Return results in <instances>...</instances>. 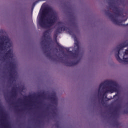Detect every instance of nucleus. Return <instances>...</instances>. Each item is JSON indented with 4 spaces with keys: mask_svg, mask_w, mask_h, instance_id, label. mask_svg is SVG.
<instances>
[{
    "mask_svg": "<svg viewBox=\"0 0 128 128\" xmlns=\"http://www.w3.org/2000/svg\"><path fill=\"white\" fill-rule=\"evenodd\" d=\"M14 62H10V72L9 76H10V78H12V80H13V78H14L12 73L14 72Z\"/></svg>",
    "mask_w": 128,
    "mask_h": 128,
    "instance_id": "9d476101",
    "label": "nucleus"
},
{
    "mask_svg": "<svg viewBox=\"0 0 128 128\" xmlns=\"http://www.w3.org/2000/svg\"><path fill=\"white\" fill-rule=\"evenodd\" d=\"M108 92H110V88H106L104 91L103 97H102V102H104V96L105 94H108Z\"/></svg>",
    "mask_w": 128,
    "mask_h": 128,
    "instance_id": "2eb2a0df",
    "label": "nucleus"
},
{
    "mask_svg": "<svg viewBox=\"0 0 128 128\" xmlns=\"http://www.w3.org/2000/svg\"><path fill=\"white\" fill-rule=\"evenodd\" d=\"M68 30V28L64 26L58 27L54 32V36L58 38V34H62V31L64 32V30Z\"/></svg>",
    "mask_w": 128,
    "mask_h": 128,
    "instance_id": "0eeeda50",
    "label": "nucleus"
},
{
    "mask_svg": "<svg viewBox=\"0 0 128 128\" xmlns=\"http://www.w3.org/2000/svg\"><path fill=\"white\" fill-rule=\"evenodd\" d=\"M127 19H126L125 20H124V22H126V20Z\"/></svg>",
    "mask_w": 128,
    "mask_h": 128,
    "instance_id": "bb28decb",
    "label": "nucleus"
},
{
    "mask_svg": "<svg viewBox=\"0 0 128 128\" xmlns=\"http://www.w3.org/2000/svg\"><path fill=\"white\" fill-rule=\"evenodd\" d=\"M63 24L64 23L62 22H58V26H62Z\"/></svg>",
    "mask_w": 128,
    "mask_h": 128,
    "instance_id": "412c9836",
    "label": "nucleus"
},
{
    "mask_svg": "<svg viewBox=\"0 0 128 128\" xmlns=\"http://www.w3.org/2000/svg\"><path fill=\"white\" fill-rule=\"evenodd\" d=\"M114 126H116V128H119V126H120V124L118 121H115L114 122Z\"/></svg>",
    "mask_w": 128,
    "mask_h": 128,
    "instance_id": "f3484780",
    "label": "nucleus"
},
{
    "mask_svg": "<svg viewBox=\"0 0 128 128\" xmlns=\"http://www.w3.org/2000/svg\"><path fill=\"white\" fill-rule=\"evenodd\" d=\"M68 33L70 34H71L72 36L74 34V32H72V30H69Z\"/></svg>",
    "mask_w": 128,
    "mask_h": 128,
    "instance_id": "aec40b11",
    "label": "nucleus"
},
{
    "mask_svg": "<svg viewBox=\"0 0 128 128\" xmlns=\"http://www.w3.org/2000/svg\"><path fill=\"white\" fill-rule=\"evenodd\" d=\"M126 46H128V43L126 44V42L120 44L116 46L118 53L115 54V56L119 62H125V64H128V48L127 50H126L123 56V60L120 57V52L121 50H122L124 48H126Z\"/></svg>",
    "mask_w": 128,
    "mask_h": 128,
    "instance_id": "7ed1b4c3",
    "label": "nucleus"
},
{
    "mask_svg": "<svg viewBox=\"0 0 128 128\" xmlns=\"http://www.w3.org/2000/svg\"><path fill=\"white\" fill-rule=\"evenodd\" d=\"M38 96H42V94H40Z\"/></svg>",
    "mask_w": 128,
    "mask_h": 128,
    "instance_id": "393cba45",
    "label": "nucleus"
},
{
    "mask_svg": "<svg viewBox=\"0 0 128 128\" xmlns=\"http://www.w3.org/2000/svg\"><path fill=\"white\" fill-rule=\"evenodd\" d=\"M25 98H28L26 96H24Z\"/></svg>",
    "mask_w": 128,
    "mask_h": 128,
    "instance_id": "a878e982",
    "label": "nucleus"
},
{
    "mask_svg": "<svg viewBox=\"0 0 128 128\" xmlns=\"http://www.w3.org/2000/svg\"><path fill=\"white\" fill-rule=\"evenodd\" d=\"M46 56L47 58H52V56L50 54V52H48L46 54Z\"/></svg>",
    "mask_w": 128,
    "mask_h": 128,
    "instance_id": "a211bd4d",
    "label": "nucleus"
},
{
    "mask_svg": "<svg viewBox=\"0 0 128 128\" xmlns=\"http://www.w3.org/2000/svg\"><path fill=\"white\" fill-rule=\"evenodd\" d=\"M1 120H2V119H1Z\"/></svg>",
    "mask_w": 128,
    "mask_h": 128,
    "instance_id": "c85d7f7f",
    "label": "nucleus"
},
{
    "mask_svg": "<svg viewBox=\"0 0 128 128\" xmlns=\"http://www.w3.org/2000/svg\"><path fill=\"white\" fill-rule=\"evenodd\" d=\"M75 54H76V56L78 58V54H80V44L78 42H75Z\"/></svg>",
    "mask_w": 128,
    "mask_h": 128,
    "instance_id": "9b49d317",
    "label": "nucleus"
},
{
    "mask_svg": "<svg viewBox=\"0 0 128 128\" xmlns=\"http://www.w3.org/2000/svg\"><path fill=\"white\" fill-rule=\"evenodd\" d=\"M60 46V52H64V50H66L67 51V52L68 54L67 56H71V58H78V56H76V52H72V51H70V48H64V47H62V46H60V45H58Z\"/></svg>",
    "mask_w": 128,
    "mask_h": 128,
    "instance_id": "423d86ee",
    "label": "nucleus"
},
{
    "mask_svg": "<svg viewBox=\"0 0 128 128\" xmlns=\"http://www.w3.org/2000/svg\"><path fill=\"white\" fill-rule=\"evenodd\" d=\"M114 114H116V110H115L114 111Z\"/></svg>",
    "mask_w": 128,
    "mask_h": 128,
    "instance_id": "b1692460",
    "label": "nucleus"
},
{
    "mask_svg": "<svg viewBox=\"0 0 128 128\" xmlns=\"http://www.w3.org/2000/svg\"><path fill=\"white\" fill-rule=\"evenodd\" d=\"M108 4L112 7V10H114V12H116L115 13L116 16H120V12H120V10H118V8L116 6L112 5V3L111 2H108Z\"/></svg>",
    "mask_w": 128,
    "mask_h": 128,
    "instance_id": "1a4fd4ad",
    "label": "nucleus"
},
{
    "mask_svg": "<svg viewBox=\"0 0 128 128\" xmlns=\"http://www.w3.org/2000/svg\"><path fill=\"white\" fill-rule=\"evenodd\" d=\"M12 54V50H9L7 52H6L5 54V58H8H8H10V56Z\"/></svg>",
    "mask_w": 128,
    "mask_h": 128,
    "instance_id": "dca6fc26",
    "label": "nucleus"
},
{
    "mask_svg": "<svg viewBox=\"0 0 128 128\" xmlns=\"http://www.w3.org/2000/svg\"><path fill=\"white\" fill-rule=\"evenodd\" d=\"M7 124V123H6V124Z\"/></svg>",
    "mask_w": 128,
    "mask_h": 128,
    "instance_id": "cd10ccee",
    "label": "nucleus"
},
{
    "mask_svg": "<svg viewBox=\"0 0 128 128\" xmlns=\"http://www.w3.org/2000/svg\"><path fill=\"white\" fill-rule=\"evenodd\" d=\"M50 100L53 102V104H56L58 102V98H56V93H53L52 96L50 97Z\"/></svg>",
    "mask_w": 128,
    "mask_h": 128,
    "instance_id": "ddd939ff",
    "label": "nucleus"
},
{
    "mask_svg": "<svg viewBox=\"0 0 128 128\" xmlns=\"http://www.w3.org/2000/svg\"><path fill=\"white\" fill-rule=\"evenodd\" d=\"M106 14H107L108 16H109L110 18H111L112 22H114L115 24H117V26H128V24H122V21L120 22V20L116 19V18H114V15L112 14L110 10L106 12Z\"/></svg>",
    "mask_w": 128,
    "mask_h": 128,
    "instance_id": "39448f33",
    "label": "nucleus"
},
{
    "mask_svg": "<svg viewBox=\"0 0 128 128\" xmlns=\"http://www.w3.org/2000/svg\"><path fill=\"white\" fill-rule=\"evenodd\" d=\"M0 50H4L6 48H10V38L6 36H2L0 38Z\"/></svg>",
    "mask_w": 128,
    "mask_h": 128,
    "instance_id": "20e7f679",
    "label": "nucleus"
},
{
    "mask_svg": "<svg viewBox=\"0 0 128 128\" xmlns=\"http://www.w3.org/2000/svg\"><path fill=\"white\" fill-rule=\"evenodd\" d=\"M17 95L18 94L16 93V89L14 87L12 88V98H16Z\"/></svg>",
    "mask_w": 128,
    "mask_h": 128,
    "instance_id": "4468645a",
    "label": "nucleus"
},
{
    "mask_svg": "<svg viewBox=\"0 0 128 128\" xmlns=\"http://www.w3.org/2000/svg\"><path fill=\"white\" fill-rule=\"evenodd\" d=\"M40 44L41 46H43L42 48L44 50V54L48 52V41L46 40H44L40 42Z\"/></svg>",
    "mask_w": 128,
    "mask_h": 128,
    "instance_id": "6e6552de",
    "label": "nucleus"
},
{
    "mask_svg": "<svg viewBox=\"0 0 128 128\" xmlns=\"http://www.w3.org/2000/svg\"><path fill=\"white\" fill-rule=\"evenodd\" d=\"M18 100V102H21L22 99H21V98H19V99Z\"/></svg>",
    "mask_w": 128,
    "mask_h": 128,
    "instance_id": "5701e85b",
    "label": "nucleus"
},
{
    "mask_svg": "<svg viewBox=\"0 0 128 128\" xmlns=\"http://www.w3.org/2000/svg\"><path fill=\"white\" fill-rule=\"evenodd\" d=\"M0 112H0V116H2V118H6V116H6V114H2V110H0Z\"/></svg>",
    "mask_w": 128,
    "mask_h": 128,
    "instance_id": "6ab92c4d",
    "label": "nucleus"
},
{
    "mask_svg": "<svg viewBox=\"0 0 128 128\" xmlns=\"http://www.w3.org/2000/svg\"><path fill=\"white\" fill-rule=\"evenodd\" d=\"M50 12H52V9L50 7H45L42 11L43 16H42L39 20V24L41 28H48L43 33L44 38L48 40L50 38L49 36H46L50 32H52L50 27L52 26L56 22V20H58V16L54 14H52L50 18L45 20L44 17L46 16H48Z\"/></svg>",
    "mask_w": 128,
    "mask_h": 128,
    "instance_id": "f257e3e1",
    "label": "nucleus"
},
{
    "mask_svg": "<svg viewBox=\"0 0 128 128\" xmlns=\"http://www.w3.org/2000/svg\"><path fill=\"white\" fill-rule=\"evenodd\" d=\"M80 62V60H78L76 62H66L65 64L67 66H76Z\"/></svg>",
    "mask_w": 128,
    "mask_h": 128,
    "instance_id": "f8f14e48",
    "label": "nucleus"
},
{
    "mask_svg": "<svg viewBox=\"0 0 128 128\" xmlns=\"http://www.w3.org/2000/svg\"><path fill=\"white\" fill-rule=\"evenodd\" d=\"M106 86H110L109 88L110 92H118L117 88L118 86V84L117 82L112 80H106L100 84L98 90V96H100V88H102V90H104Z\"/></svg>",
    "mask_w": 128,
    "mask_h": 128,
    "instance_id": "f03ea898",
    "label": "nucleus"
},
{
    "mask_svg": "<svg viewBox=\"0 0 128 128\" xmlns=\"http://www.w3.org/2000/svg\"><path fill=\"white\" fill-rule=\"evenodd\" d=\"M124 113L126 114H128V110H124Z\"/></svg>",
    "mask_w": 128,
    "mask_h": 128,
    "instance_id": "4be33fe9",
    "label": "nucleus"
}]
</instances>
